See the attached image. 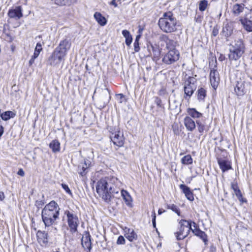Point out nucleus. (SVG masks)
I'll return each instance as SVG.
<instances>
[{"label": "nucleus", "instance_id": "1", "mask_svg": "<svg viewBox=\"0 0 252 252\" xmlns=\"http://www.w3.org/2000/svg\"><path fill=\"white\" fill-rule=\"evenodd\" d=\"M115 178H105L100 179L96 186V190L99 197L105 202L109 203L115 195L119 194L120 189L113 183Z\"/></svg>", "mask_w": 252, "mask_h": 252}, {"label": "nucleus", "instance_id": "2", "mask_svg": "<svg viewBox=\"0 0 252 252\" xmlns=\"http://www.w3.org/2000/svg\"><path fill=\"white\" fill-rule=\"evenodd\" d=\"M158 25L163 32L170 33L177 30L178 27L180 26V23L172 12H167L159 18Z\"/></svg>", "mask_w": 252, "mask_h": 252}, {"label": "nucleus", "instance_id": "3", "mask_svg": "<svg viewBox=\"0 0 252 252\" xmlns=\"http://www.w3.org/2000/svg\"><path fill=\"white\" fill-rule=\"evenodd\" d=\"M245 46L243 40L238 39L235 40L234 44L230 45L228 58L230 61H237L245 52Z\"/></svg>", "mask_w": 252, "mask_h": 252}, {"label": "nucleus", "instance_id": "4", "mask_svg": "<svg viewBox=\"0 0 252 252\" xmlns=\"http://www.w3.org/2000/svg\"><path fill=\"white\" fill-rule=\"evenodd\" d=\"M179 224V231L175 233L178 240H183L188 236L191 229V221L181 220Z\"/></svg>", "mask_w": 252, "mask_h": 252}, {"label": "nucleus", "instance_id": "5", "mask_svg": "<svg viewBox=\"0 0 252 252\" xmlns=\"http://www.w3.org/2000/svg\"><path fill=\"white\" fill-rule=\"evenodd\" d=\"M41 217L47 231H49L50 230L53 233H57V229L53 226V225L56 223V220L59 219V216L41 212Z\"/></svg>", "mask_w": 252, "mask_h": 252}, {"label": "nucleus", "instance_id": "6", "mask_svg": "<svg viewBox=\"0 0 252 252\" xmlns=\"http://www.w3.org/2000/svg\"><path fill=\"white\" fill-rule=\"evenodd\" d=\"M64 214L66 216L68 225L72 232H75L77 230V227L79 224L78 218L72 212L66 210Z\"/></svg>", "mask_w": 252, "mask_h": 252}, {"label": "nucleus", "instance_id": "7", "mask_svg": "<svg viewBox=\"0 0 252 252\" xmlns=\"http://www.w3.org/2000/svg\"><path fill=\"white\" fill-rule=\"evenodd\" d=\"M180 58V53L178 51H168L162 58V62L167 64L169 65L174 63L179 60Z\"/></svg>", "mask_w": 252, "mask_h": 252}, {"label": "nucleus", "instance_id": "8", "mask_svg": "<svg viewBox=\"0 0 252 252\" xmlns=\"http://www.w3.org/2000/svg\"><path fill=\"white\" fill-rule=\"evenodd\" d=\"M195 82V78L192 77H189L185 81L184 88L185 94L186 95L184 97L186 99L187 96L190 97L195 90L196 86L194 84Z\"/></svg>", "mask_w": 252, "mask_h": 252}, {"label": "nucleus", "instance_id": "9", "mask_svg": "<svg viewBox=\"0 0 252 252\" xmlns=\"http://www.w3.org/2000/svg\"><path fill=\"white\" fill-rule=\"evenodd\" d=\"M65 57L56 49L47 60L48 64L52 66L59 65Z\"/></svg>", "mask_w": 252, "mask_h": 252}, {"label": "nucleus", "instance_id": "10", "mask_svg": "<svg viewBox=\"0 0 252 252\" xmlns=\"http://www.w3.org/2000/svg\"><path fill=\"white\" fill-rule=\"evenodd\" d=\"M60 210V208L57 203L52 200L44 206L42 212L59 216Z\"/></svg>", "mask_w": 252, "mask_h": 252}, {"label": "nucleus", "instance_id": "11", "mask_svg": "<svg viewBox=\"0 0 252 252\" xmlns=\"http://www.w3.org/2000/svg\"><path fill=\"white\" fill-rule=\"evenodd\" d=\"M147 49L149 56L152 57L153 61L157 62L159 59L161 55V49L156 44L149 43L147 44Z\"/></svg>", "mask_w": 252, "mask_h": 252}, {"label": "nucleus", "instance_id": "12", "mask_svg": "<svg viewBox=\"0 0 252 252\" xmlns=\"http://www.w3.org/2000/svg\"><path fill=\"white\" fill-rule=\"evenodd\" d=\"M71 45L70 40L65 38L61 40L56 49L62 54L64 57L67 54L68 51L70 49Z\"/></svg>", "mask_w": 252, "mask_h": 252}, {"label": "nucleus", "instance_id": "13", "mask_svg": "<svg viewBox=\"0 0 252 252\" xmlns=\"http://www.w3.org/2000/svg\"><path fill=\"white\" fill-rule=\"evenodd\" d=\"M23 9L21 6H17L14 8L9 10L8 16L12 19L19 20L23 16Z\"/></svg>", "mask_w": 252, "mask_h": 252}, {"label": "nucleus", "instance_id": "14", "mask_svg": "<svg viewBox=\"0 0 252 252\" xmlns=\"http://www.w3.org/2000/svg\"><path fill=\"white\" fill-rule=\"evenodd\" d=\"M210 81L212 87L216 89L218 86L220 82L219 74L217 70L213 68L210 73Z\"/></svg>", "mask_w": 252, "mask_h": 252}, {"label": "nucleus", "instance_id": "15", "mask_svg": "<svg viewBox=\"0 0 252 252\" xmlns=\"http://www.w3.org/2000/svg\"><path fill=\"white\" fill-rule=\"evenodd\" d=\"M111 141L113 144L119 147H122L124 144V138L123 134H121L120 131L117 133H113L110 136Z\"/></svg>", "mask_w": 252, "mask_h": 252}, {"label": "nucleus", "instance_id": "16", "mask_svg": "<svg viewBox=\"0 0 252 252\" xmlns=\"http://www.w3.org/2000/svg\"><path fill=\"white\" fill-rule=\"evenodd\" d=\"M81 243L83 247L85 250L90 251L91 250L92 243L91 235L89 232H85L82 237Z\"/></svg>", "mask_w": 252, "mask_h": 252}, {"label": "nucleus", "instance_id": "17", "mask_svg": "<svg viewBox=\"0 0 252 252\" xmlns=\"http://www.w3.org/2000/svg\"><path fill=\"white\" fill-rule=\"evenodd\" d=\"M250 83L245 81L237 82L234 88L235 93L238 96H242L246 93L245 85Z\"/></svg>", "mask_w": 252, "mask_h": 252}, {"label": "nucleus", "instance_id": "18", "mask_svg": "<svg viewBox=\"0 0 252 252\" xmlns=\"http://www.w3.org/2000/svg\"><path fill=\"white\" fill-rule=\"evenodd\" d=\"M37 239L41 246H46L48 243V233L45 231L38 230L36 233Z\"/></svg>", "mask_w": 252, "mask_h": 252}, {"label": "nucleus", "instance_id": "19", "mask_svg": "<svg viewBox=\"0 0 252 252\" xmlns=\"http://www.w3.org/2000/svg\"><path fill=\"white\" fill-rule=\"evenodd\" d=\"M42 50V44L40 42H38L34 49L33 55L32 56L31 59L29 61V65L30 66L34 63L35 59L38 57Z\"/></svg>", "mask_w": 252, "mask_h": 252}, {"label": "nucleus", "instance_id": "20", "mask_svg": "<svg viewBox=\"0 0 252 252\" xmlns=\"http://www.w3.org/2000/svg\"><path fill=\"white\" fill-rule=\"evenodd\" d=\"M218 162L220 168L223 172H224L231 168L230 163L229 161L223 158H218Z\"/></svg>", "mask_w": 252, "mask_h": 252}, {"label": "nucleus", "instance_id": "21", "mask_svg": "<svg viewBox=\"0 0 252 252\" xmlns=\"http://www.w3.org/2000/svg\"><path fill=\"white\" fill-rule=\"evenodd\" d=\"M180 188L182 189L188 200L190 201L194 200L193 194L189 187L185 185L181 184L180 185Z\"/></svg>", "mask_w": 252, "mask_h": 252}, {"label": "nucleus", "instance_id": "22", "mask_svg": "<svg viewBox=\"0 0 252 252\" xmlns=\"http://www.w3.org/2000/svg\"><path fill=\"white\" fill-rule=\"evenodd\" d=\"M125 236L130 242L137 240V235L132 229L126 228Z\"/></svg>", "mask_w": 252, "mask_h": 252}, {"label": "nucleus", "instance_id": "23", "mask_svg": "<svg viewBox=\"0 0 252 252\" xmlns=\"http://www.w3.org/2000/svg\"><path fill=\"white\" fill-rule=\"evenodd\" d=\"M243 28L248 32H252V20L247 18H241L239 20Z\"/></svg>", "mask_w": 252, "mask_h": 252}, {"label": "nucleus", "instance_id": "24", "mask_svg": "<svg viewBox=\"0 0 252 252\" xmlns=\"http://www.w3.org/2000/svg\"><path fill=\"white\" fill-rule=\"evenodd\" d=\"M184 125L188 130L192 131L195 128L194 121L189 117H186L184 119Z\"/></svg>", "mask_w": 252, "mask_h": 252}, {"label": "nucleus", "instance_id": "25", "mask_svg": "<svg viewBox=\"0 0 252 252\" xmlns=\"http://www.w3.org/2000/svg\"><path fill=\"white\" fill-rule=\"evenodd\" d=\"M163 38L165 41L166 48L168 51H178L176 49V42L175 41L169 39L166 35L164 36Z\"/></svg>", "mask_w": 252, "mask_h": 252}, {"label": "nucleus", "instance_id": "26", "mask_svg": "<svg viewBox=\"0 0 252 252\" xmlns=\"http://www.w3.org/2000/svg\"><path fill=\"white\" fill-rule=\"evenodd\" d=\"M94 17L96 21L101 25L104 26L106 24L107 20L100 13L95 12L94 14Z\"/></svg>", "mask_w": 252, "mask_h": 252}, {"label": "nucleus", "instance_id": "27", "mask_svg": "<svg viewBox=\"0 0 252 252\" xmlns=\"http://www.w3.org/2000/svg\"><path fill=\"white\" fill-rule=\"evenodd\" d=\"M122 34L126 38V45L127 46H129L132 41V37L130 32L126 30H124L122 31Z\"/></svg>", "mask_w": 252, "mask_h": 252}, {"label": "nucleus", "instance_id": "28", "mask_svg": "<svg viewBox=\"0 0 252 252\" xmlns=\"http://www.w3.org/2000/svg\"><path fill=\"white\" fill-rule=\"evenodd\" d=\"M121 195L123 196V199L125 200L126 204L128 206L131 205V198L128 192L125 190L122 189L121 190Z\"/></svg>", "mask_w": 252, "mask_h": 252}, {"label": "nucleus", "instance_id": "29", "mask_svg": "<svg viewBox=\"0 0 252 252\" xmlns=\"http://www.w3.org/2000/svg\"><path fill=\"white\" fill-rule=\"evenodd\" d=\"M49 147L52 149L53 152H58L60 150V143L58 140H54L50 143Z\"/></svg>", "mask_w": 252, "mask_h": 252}, {"label": "nucleus", "instance_id": "30", "mask_svg": "<svg viewBox=\"0 0 252 252\" xmlns=\"http://www.w3.org/2000/svg\"><path fill=\"white\" fill-rule=\"evenodd\" d=\"M15 116V114L10 111H6L4 113H0V117L4 121H7L11 118H13Z\"/></svg>", "mask_w": 252, "mask_h": 252}, {"label": "nucleus", "instance_id": "31", "mask_svg": "<svg viewBox=\"0 0 252 252\" xmlns=\"http://www.w3.org/2000/svg\"><path fill=\"white\" fill-rule=\"evenodd\" d=\"M193 234L200 238L203 242L206 244L207 241V235L205 233L199 229H194Z\"/></svg>", "mask_w": 252, "mask_h": 252}, {"label": "nucleus", "instance_id": "32", "mask_svg": "<svg viewBox=\"0 0 252 252\" xmlns=\"http://www.w3.org/2000/svg\"><path fill=\"white\" fill-rule=\"evenodd\" d=\"M222 32L225 36L228 37L230 36L233 32V28L230 24L227 23L223 27Z\"/></svg>", "mask_w": 252, "mask_h": 252}, {"label": "nucleus", "instance_id": "33", "mask_svg": "<svg viewBox=\"0 0 252 252\" xmlns=\"http://www.w3.org/2000/svg\"><path fill=\"white\" fill-rule=\"evenodd\" d=\"M187 112L189 115L194 118H198L202 116V114L198 112L195 108H188Z\"/></svg>", "mask_w": 252, "mask_h": 252}, {"label": "nucleus", "instance_id": "34", "mask_svg": "<svg viewBox=\"0 0 252 252\" xmlns=\"http://www.w3.org/2000/svg\"><path fill=\"white\" fill-rule=\"evenodd\" d=\"M244 9L242 4L237 3L233 5L232 12L234 14L238 15L243 11Z\"/></svg>", "mask_w": 252, "mask_h": 252}, {"label": "nucleus", "instance_id": "35", "mask_svg": "<svg viewBox=\"0 0 252 252\" xmlns=\"http://www.w3.org/2000/svg\"><path fill=\"white\" fill-rule=\"evenodd\" d=\"M193 159L190 155H187L182 158L181 162L183 164L188 165L192 163Z\"/></svg>", "mask_w": 252, "mask_h": 252}, {"label": "nucleus", "instance_id": "36", "mask_svg": "<svg viewBox=\"0 0 252 252\" xmlns=\"http://www.w3.org/2000/svg\"><path fill=\"white\" fill-rule=\"evenodd\" d=\"M167 209L171 210L172 211L176 213L178 216L180 215V211L177 206L173 204H170L167 205Z\"/></svg>", "mask_w": 252, "mask_h": 252}, {"label": "nucleus", "instance_id": "37", "mask_svg": "<svg viewBox=\"0 0 252 252\" xmlns=\"http://www.w3.org/2000/svg\"><path fill=\"white\" fill-rule=\"evenodd\" d=\"M206 95V90L201 88L198 90V98L200 100H203Z\"/></svg>", "mask_w": 252, "mask_h": 252}, {"label": "nucleus", "instance_id": "38", "mask_svg": "<svg viewBox=\"0 0 252 252\" xmlns=\"http://www.w3.org/2000/svg\"><path fill=\"white\" fill-rule=\"evenodd\" d=\"M55 3L59 5H69L72 0H54Z\"/></svg>", "mask_w": 252, "mask_h": 252}, {"label": "nucleus", "instance_id": "39", "mask_svg": "<svg viewBox=\"0 0 252 252\" xmlns=\"http://www.w3.org/2000/svg\"><path fill=\"white\" fill-rule=\"evenodd\" d=\"M140 37V35H137L134 42V50L136 52H138L140 50L139 40Z\"/></svg>", "mask_w": 252, "mask_h": 252}, {"label": "nucleus", "instance_id": "40", "mask_svg": "<svg viewBox=\"0 0 252 252\" xmlns=\"http://www.w3.org/2000/svg\"><path fill=\"white\" fill-rule=\"evenodd\" d=\"M208 5V1L206 0H201L199 4V9L201 11H204Z\"/></svg>", "mask_w": 252, "mask_h": 252}, {"label": "nucleus", "instance_id": "41", "mask_svg": "<svg viewBox=\"0 0 252 252\" xmlns=\"http://www.w3.org/2000/svg\"><path fill=\"white\" fill-rule=\"evenodd\" d=\"M198 130L199 133H202L206 130V126L204 124L199 121H196Z\"/></svg>", "mask_w": 252, "mask_h": 252}, {"label": "nucleus", "instance_id": "42", "mask_svg": "<svg viewBox=\"0 0 252 252\" xmlns=\"http://www.w3.org/2000/svg\"><path fill=\"white\" fill-rule=\"evenodd\" d=\"M235 195L237 196L238 200L242 203L247 202V199L243 197L242 194L240 190H236L235 193Z\"/></svg>", "mask_w": 252, "mask_h": 252}, {"label": "nucleus", "instance_id": "43", "mask_svg": "<svg viewBox=\"0 0 252 252\" xmlns=\"http://www.w3.org/2000/svg\"><path fill=\"white\" fill-rule=\"evenodd\" d=\"M117 245H124L126 243V240L123 236H119L117 241Z\"/></svg>", "mask_w": 252, "mask_h": 252}, {"label": "nucleus", "instance_id": "44", "mask_svg": "<svg viewBox=\"0 0 252 252\" xmlns=\"http://www.w3.org/2000/svg\"><path fill=\"white\" fill-rule=\"evenodd\" d=\"M155 102L157 105V106L158 107H161V108L163 107V106L162 104L161 100L159 97H156L155 98Z\"/></svg>", "mask_w": 252, "mask_h": 252}, {"label": "nucleus", "instance_id": "45", "mask_svg": "<svg viewBox=\"0 0 252 252\" xmlns=\"http://www.w3.org/2000/svg\"><path fill=\"white\" fill-rule=\"evenodd\" d=\"M61 186H62V188L63 189L66 191V193H67L69 194H72L70 189H69L68 186L67 185H66L65 184H62Z\"/></svg>", "mask_w": 252, "mask_h": 252}, {"label": "nucleus", "instance_id": "46", "mask_svg": "<svg viewBox=\"0 0 252 252\" xmlns=\"http://www.w3.org/2000/svg\"><path fill=\"white\" fill-rule=\"evenodd\" d=\"M231 189L234 190V193L236 192V190H240L236 183H232L231 184Z\"/></svg>", "mask_w": 252, "mask_h": 252}, {"label": "nucleus", "instance_id": "47", "mask_svg": "<svg viewBox=\"0 0 252 252\" xmlns=\"http://www.w3.org/2000/svg\"><path fill=\"white\" fill-rule=\"evenodd\" d=\"M102 94L106 96L107 97L110 98V93L108 89L106 88L102 90Z\"/></svg>", "mask_w": 252, "mask_h": 252}, {"label": "nucleus", "instance_id": "48", "mask_svg": "<svg viewBox=\"0 0 252 252\" xmlns=\"http://www.w3.org/2000/svg\"><path fill=\"white\" fill-rule=\"evenodd\" d=\"M218 33H219V29H218L217 26H215L213 28L212 34L214 36H216L218 34Z\"/></svg>", "mask_w": 252, "mask_h": 252}, {"label": "nucleus", "instance_id": "49", "mask_svg": "<svg viewBox=\"0 0 252 252\" xmlns=\"http://www.w3.org/2000/svg\"><path fill=\"white\" fill-rule=\"evenodd\" d=\"M152 223H153V226L154 227H156V213H155V211H153V212L152 213Z\"/></svg>", "mask_w": 252, "mask_h": 252}, {"label": "nucleus", "instance_id": "50", "mask_svg": "<svg viewBox=\"0 0 252 252\" xmlns=\"http://www.w3.org/2000/svg\"><path fill=\"white\" fill-rule=\"evenodd\" d=\"M194 229H199V228H198L197 224L195 222L191 221V229H190V230H191L192 232H193Z\"/></svg>", "mask_w": 252, "mask_h": 252}, {"label": "nucleus", "instance_id": "51", "mask_svg": "<svg viewBox=\"0 0 252 252\" xmlns=\"http://www.w3.org/2000/svg\"><path fill=\"white\" fill-rule=\"evenodd\" d=\"M88 168H89V167H88V166L87 165H85L84 164V165L82 166V170H83V171L81 172L80 173V174L82 175V176H84V175H85V171L86 169H87Z\"/></svg>", "mask_w": 252, "mask_h": 252}, {"label": "nucleus", "instance_id": "52", "mask_svg": "<svg viewBox=\"0 0 252 252\" xmlns=\"http://www.w3.org/2000/svg\"><path fill=\"white\" fill-rule=\"evenodd\" d=\"M84 164L85 165H87L90 167L91 166L92 162L90 160L87 159H85Z\"/></svg>", "mask_w": 252, "mask_h": 252}, {"label": "nucleus", "instance_id": "53", "mask_svg": "<svg viewBox=\"0 0 252 252\" xmlns=\"http://www.w3.org/2000/svg\"><path fill=\"white\" fill-rule=\"evenodd\" d=\"M17 174L19 175L22 176V177L25 175V172H24V170L21 168L19 169Z\"/></svg>", "mask_w": 252, "mask_h": 252}, {"label": "nucleus", "instance_id": "54", "mask_svg": "<svg viewBox=\"0 0 252 252\" xmlns=\"http://www.w3.org/2000/svg\"><path fill=\"white\" fill-rule=\"evenodd\" d=\"M5 198V195L4 194V193L2 191L0 192V200L2 201Z\"/></svg>", "mask_w": 252, "mask_h": 252}, {"label": "nucleus", "instance_id": "55", "mask_svg": "<svg viewBox=\"0 0 252 252\" xmlns=\"http://www.w3.org/2000/svg\"><path fill=\"white\" fill-rule=\"evenodd\" d=\"M117 95L120 96V102L122 103L123 102L122 99L124 98V95L122 94H117Z\"/></svg>", "mask_w": 252, "mask_h": 252}, {"label": "nucleus", "instance_id": "56", "mask_svg": "<svg viewBox=\"0 0 252 252\" xmlns=\"http://www.w3.org/2000/svg\"><path fill=\"white\" fill-rule=\"evenodd\" d=\"M115 0H112V1L110 2V4L111 5H114L115 7H117V4L116 3Z\"/></svg>", "mask_w": 252, "mask_h": 252}, {"label": "nucleus", "instance_id": "57", "mask_svg": "<svg viewBox=\"0 0 252 252\" xmlns=\"http://www.w3.org/2000/svg\"><path fill=\"white\" fill-rule=\"evenodd\" d=\"M216 251V249L215 247L212 246L210 248L211 252H215Z\"/></svg>", "mask_w": 252, "mask_h": 252}, {"label": "nucleus", "instance_id": "58", "mask_svg": "<svg viewBox=\"0 0 252 252\" xmlns=\"http://www.w3.org/2000/svg\"><path fill=\"white\" fill-rule=\"evenodd\" d=\"M162 212L161 210V209H159L158 211V214L160 215V214H162Z\"/></svg>", "mask_w": 252, "mask_h": 252}, {"label": "nucleus", "instance_id": "59", "mask_svg": "<svg viewBox=\"0 0 252 252\" xmlns=\"http://www.w3.org/2000/svg\"><path fill=\"white\" fill-rule=\"evenodd\" d=\"M41 38V35H38V36H36L35 39H37L38 38V39H40Z\"/></svg>", "mask_w": 252, "mask_h": 252}, {"label": "nucleus", "instance_id": "60", "mask_svg": "<svg viewBox=\"0 0 252 252\" xmlns=\"http://www.w3.org/2000/svg\"><path fill=\"white\" fill-rule=\"evenodd\" d=\"M250 11H251V12H252V9H251Z\"/></svg>", "mask_w": 252, "mask_h": 252}, {"label": "nucleus", "instance_id": "61", "mask_svg": "<svg viewBox=\"0 0 252 252\" xmlns=\"http://www.w3.org/2000/svg\"><path fill=\"white\" fill-rule=\"evenodd\" d=\"M251 60L252 61V57H251Z\"/></svg>", "mask_w": 252, "mask_h": 252}, {"label": "nucleus", "instance_id": "62", "mask_svg": "<svg viewBox=\"0 0 252 252\" xmlns=\"http://www.w3.org/2000/svg\"><path fill=\"white\" fill-rule=\"evenodd\" d=\"M0 113H1V109H0Z\"/></svg>", "mask_w": 252, "mask_h": 252}]
</instances>
